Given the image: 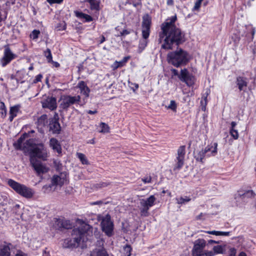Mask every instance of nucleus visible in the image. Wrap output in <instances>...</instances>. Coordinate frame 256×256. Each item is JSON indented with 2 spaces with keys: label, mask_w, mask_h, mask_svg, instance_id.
<instances>
[{
  "label": "nucleus",
  "mask_w": 256,
  "mask_h": 256,
  "mask_svg": "<svg viewBox=\"0 0 256 256\" xmlns=\"http://www.w3.org/2000/svg\"><path fill=\"white\" fill-rule=\"evenodd\" d=\"M160 40L163 39L164 42L161 48L165 50H172L175 46L178 47L186 41V34L180 28L171 30L166 34H159Z\"/></svg>",
  "instance_id": "nucleus-1"
},
{
  "label": "nucleus",
  "mask_w": 256,
  "mask_h": 256,
  "mask_svg": "<svg viewBox=\"0 0 256 256\" xmlns=\"http://www.w3.org/2000/svg\"><path fill=\"white\" fill-rule=\"evenodd\" d=\"M190 60L188 52L182 48H178L176 50L170 52L167 54L168 63L177 68L186 66Z\"/></svg>",
  "instance_id": "nucleus-2"
},
{
  "label": "nucleus",
  "mask_w": 256,
  "mask_h": 256,
  "mask_svg": "<svg viewBox=\"0 0 256 256\" xmlns=\"http://www.w3.org/2000/svg\"><path fill=\"white\" fill-rule=\"evenodd\" d=\"M8 184L16 193L25 198H32L34 194V192L31 188L18 183L12 179L8 180Z\"/></svg>",
  "instance_id": "nucleus-3"
},
{
  "label": "nucleus",
  "mask_w": 256,
  "mask_h": 256,
  "mask_svg": "<svg viewBox=\"0 0 256 256\" xmlns=\"http://www.w3.org/2000/svg\"><path fill=\"white\" fill-rule=\"evenodd\" d=\"M218 143L214 142L213 144H208L202 148L201 150L198 152L194 156L196 161L199 162L202 164L204 163V160L206 157H210L215 156L218 153Z\"/></svg>",
  "instance_id": "nucleus-4"
},
{
  "label": "nucleus",
  "mask_w": 256,
  "mask_h": 256,
  "mask_svg": "<svg viewBox=\"0 0 256 256\" xmlns=\"http://www.w3.org/2000/svg\"><path fill=\"white\" fill-rule=\"evenodd\" d=\"M47 157L48 152L46 148L42 143L36 144L30 150V161L32 160V159H34V160H37L36 158L42 160H46Z\"/></svg>",
  "instance_id": "nucleus-5"
},
{
  "label": "nucleus",
  "mask_w": 256,
  "mask_h": 256,
  "mask_svg": "<svg viewBox=\"0 0 256 256\" xmlns=\"http://www.w3.org/2000/svg\"><path fill=\"white\" fill-rule=\"evenodd\" d=\"M17 58L18 55L12 52L9 44L4 45L2 56L0 58V64L2 68H4Z\"/></svg>",
  "instance_id": "nucleus-6"
},
{
  "label": "nucleus",
  "mask_w": 256,
  "mask_h": 256,
  "mask_svg": "<svg viewBox=\"0 0 256 256\" xmlns=\"http://www.w3.org/2000/svg\"><path fill=\"white\" fill-rule=\"evenodd\" d=\"M28 137V134L26 133L24 134L20 137L17 140L16 142L13 144V146L16 150H22L24 152L29 150L33 144V140L29 139L24 142L26 138Z\"/></svg>",
  "instance_id": "nucleus-7"
},
{
  "label": "nucleus",
  "mask_w": 256,
  "mask_h": 256,
  "mask_svg": "<svg viewBox=\"0 0 256 256\" xmlns=\"http://www.w3.org/2000/svg\"><path fill=\"white\" fill-rule=\"evenodd\" d=\"M179 80L184 83L188 87H193L196 82V78L186 68L180 70Z\"/></svg>",
  "instance_id": "nucleus-8"
},
{
  "label": "nucleus",
  "mask_w": 256,
  "mask_h": 256,
  "mask_svg": "<svg viewBox=\"0 0 256 256\" xmlns=\"http://www.w3.org/2000/svg\"><path fill=\"white\" fill-rule=\"evenodd\" d=\"M206 245V242L204 239L198 238L196 240L192 250V256H203Z\"/></svg>",
  "instance_id": "nucleus-9"
},
{
  "label": "nucleus",
  "mask_w": 256,
  "mask_h": 256,
  "mask_svg": "<svg viewBox=\"0 0 256 256\" xmlns=\"http://www.w3.org/2000/svg\"><path fill=\"white\" fill-rule=\"evenodd\" d=\"M177 20L176 15L175 14L170 18H168L166 21L163 22L160 26L162 31L160 32L159 34H166V32L174 30V28H178L175 24V22Z\"/></svg>",
  "instance_id": "nucleus-10"
},
{
  "label": "nucleus",
  "mask_w": 256,
  "mask_h": 256,
  "mask_svg": "<svg viewBox=\"0 0 256 256\" xmlns=\"http://www.w3.org/2000/svg\"><path fill=\"white\" fill-rule=\"evenodd\" d=\"M80 96H66L62 98L60 100V108L64 110H66L71 105L78 103L80 100Z\"/></svg>",
  "instance_id": "nucleus-11"
},
{
  "label": "nucleus",
  "mask_w": 256,
  "mask_h": 256,
  "mask_svg": "<svg viewBox=\"0 0 256 256\" xmlns=\"http://www.w3.org/2000/svg\"><path fill=\"white\" fill-rule=\"evenodd\" d=\"M186 155V146H180L177 150L176 160L177 162L174 168V170H180L184 164V160Z\"/></svg>",
  "instance_id": "nucleus-12"
},
{
  "label": "nucleus",
  "mask_w": 256,
  "mask_h": 256,
  "mask_svg": "<svg viewBox=\"0 0 256 256\" xmlns=\"http://www.w3.org/2000/svg\"><path fill=\"white\" fill-rule=\"evenodd\" d=\"M101 226L102 230L109 236H112V221L111 220V216L109 214H107L104 217L101 222Z\"/></svg>",
  "instance_id": "nucleus-13"
},
{
  "label": "nucleus",
  "mask_w": 256,
  "mask_h": 256,
  "mask_svg": "<svg viewBox=\"0 0 256 256\" xmlns=\"http://www.w3.org/2000/svg\"><path fill=\"white\" fill-rule=\"evenodd\" d=\"M30 162L38 176H42L49 170L48 167L38 160H34L32 159Z\"/></svg>",
  "instance_id": "nucleus-14"
},
{
  "label": "nucleus",
  "mask_w": 256,
  "mask_h": 256,
  "mask_svg": "<svg viewBox=\"0 0 256 256\" xmlns=\"http://www.w3.org/2000/svg\"><path fill=\"white\" fill-rule=\"evenodd\" d=\"M50 130L53 134H60L61 126L59 123V116L58 113H54V117L50 120Z\"/></svg>",
  "instance_id": "nucleus-15"
},
{
  "label": "nucleus",
  "mask_w": 256,
  "mask_h": 256,
  "mask_svg": "<svg viewBox=\"0 0 256 256\" xmlns=\"http://www.w3.org/2000/svg\"><path fill=\"white\" fill-rule=\"evenodd\" d=\"M72 236V238L65 239L63 242V246L65 248H74L78 246L79 244L82 239L80 236Z\"/></svg>",
  "instance_id": "nucleus-16"
},
{
  "label": "nucleus",
  "mask_w": 256,
  "mask_h": 256,
  "mask_svg": "<svg viewBox=\"0 0 256 256\" xmlns=\"http://www.w3.org/2000/svg\"><path fill=\"white\" fill-rule=\"evenodd\" d=\"M91 227L90 226L86 223L83 222L81 224L80 226L78 228H74L72 231V235L78 236L80 238L83 239L86 232H88Z\"/></svg>",
  "instance_id": "nucleus-17"
},
{
  "label": "nucleus",
  "mask_w": 256,
  "mask_h": 256,
  "mask_svg": "<svg viewBox=\"0 0 256 256\" xmlns=\"http://www.w3.org/2000/svg\"><path fill=\"white\" fill-rule=\"evenodd\" d=\"M42 106L50 110H54L56 108V99L54 97H48L42 101Z\"/></svg>",
  "instance_id": "nucleus-18"
},
{
  "label": "nucleus",
  "mask_w": 256,
  "mask_h": 256,
  "mask_svg": "<svg viewBox=\"0 0 256 256\" xmlns=\"http://www.w3.org/2000/svg\"><path fill=\"white\" fill-rule=\"evenodd\" d=\"M66 180V174L60 173V175H54L51 179L52 185L54 186H62Z\"/></svg>",
  "instance_id": "nucleus-19"
},
{
  "label": "nucleus",
  "mask_w": 256,
  "mask_h": 256,
  "mask_svg": "<svg viewBox=\"0 0 256 256\" xmlns=\"http://www.w3.org/2000/svg\"><path fill=\"white\" fill-rule=\"evenodd\" d=\"M255 194L252 190H239L235 195V198H240L242 200L252 198L254 197Z\"/></svg>",
  "instance_id": "nucleus-20"
},
{
  "label": "nucleus",
  "mask_w": 256,
  "mask_h": 256,
  "mask_svg": "<svg viewBox=\"0 0 256 256\" xmlns=\"http://www.w3.org/2000/svg\"><path fill=\"white\" fill-rule=\"evenodd\" d=\"M74 13L76 17L82 20L84 22H90L93 20V18L88 14L78 10L74 11Z\"/></svg>",
  "instance_id": "nucleus-21"
},
{
  "label": "nucleus",
  "mask_w": 256,
  "mask_h": 256,
  "mask_svg": "<svg viewBox=\"0 0 256 256\" xmlns=\"http://www.w3.org/2000/svg\"><path fill=\"white\" fill-rule=\"evenodd\" d=\"M156 200V198L155 196L154 195H152L146 200H141L140 204L141 206H147L150 208L154 204Z\"/></svg>",
  "instance_id": "nucleus-22"
},
{
  "label": "nucleus",
  "mask_w": 256,
  "mask_h": 256,
  "mask_svg": "<svg viewBox=\"0 0 256 256\" xmlns=\"http://www.w3.org/2000/svg\"><path fill=\"white\" fill-rule=\"evenodd\" d=\"M236 84L238 86L240 91L244 90V88H246L248 86L246 78L244 76H238L236 78Z\"/></svg>",
  "instance_id": "nucleus-23"
},
{
  "label": "nucleus",
  "mask_w": 256,
  "mask_h": 256,
  "mask_svg": "<svg viewBox=\"0 0 256 256\" xmlns=\"http://www.w3.org/2000/svg\"><path fill=\"white\" fill-rule=\"evenodd\" d=\"M152 24V18L148 14H146L142 16V28H149L150 29V26Z\"/></svg>",
  "instance_id": "nucleus-24"
},
{
  "label": "nucleus",
  "mask_w": 256,
  "mask_h": 256,
  "mask_svg": "<svg viewBox=\"0 0 256 256\" xmlns=\"http://www.w3.org/2000/svg\"><path fill=\"white\" fill-rule=\"evenodd\" d=\"M50 146L58 153L60 154L62 152V148L58 140L54 138H52L50 141Z\"/></svg>",
  "instance_id": "nucleus-25"
},
{
  "label": "nucleus",
  "mask_w": 256,
  "mask_h": 256,
  "mask_svg": "<svg viewBox=\"0 0 256 256\" xmlns=\"http://www.w3.org/2000/svg\"><path fill=\"white\" fill-rule=\"evenodd\" d=\"M78 87L80 90V93L84 94L86 98L89 96L90 90L84 81H80L78 84Z\"/></svg>",
  "instance_id": "nucleus-26"
},
{
  "label": "nucleus",
  "mask_w": 256,
  "mask_h": 256,
  "mask_svg": "<svg viewBox=\"0 0 256 256\" xmlns=\"http://www.w3.org/2000/svg\"><path fill=\"white\" fill-rule=\"evenodd\" d=\"M11 244L0 246V256H10Z\"/></svg>",
  "instance_id": "nucleus-27"
},
{
  "label": "nucleus",
  "mask_w": 256,
  "mask_h": 256,
  "mask_svg": "<svg viewBox=\"0 0 256 256\" xmlns=\"http://www.w3.org/2000/svg\"><path fill=\"white\" fill-rule=\"evenodd\" d=\"M90 256H108L106 250L103 248H96L90 254Z\"/></svg>",
  "instance_id": "nucleus-28"
},
{
  "label": "nucleus",
  "mask_w": 256,
  "mask_h": 256,
  "mask_svg": "<svg viewBox=\"0 0 256 256\" xmlns=\"http://www.w3.org/2000/svg\"><path fill=\"white\" fill-rule=\"evenodd\" d=\"M176 200L178 204L182 205L190 202L191 198L190 196H184V197L180 196L179 198H176Z\"/></svg>",
  "instance_id": "nucleus-29"
},
{
  "label": "nucleus",
  "mask_w": 256,
  "mask_h": 256,
  "mask_svg": "<svg viewBox=\"0 0 256 256\" xmlns=\"http://www.w3.org/2000/svg\"><path fill=\"white\" fill-rule=\"evenodd\" d=\"M90 5V8L92 10H98L100 2L97 0H86Z\"/></svg>",
  "instance_id": "nucleus-30"
},
{
  "label": "nucleus",
  "mask_w": 256,
  "mask_h": 256,
  "mask_svg": "<svg viewBox=\"0 0 256 256\" xmlns=\"http://www.w3.org/2000/svg\"><path fill=\"white\" fill-rule=\"evenodd\" d=\"M47 116L46 114H43L40 116L37 120V124L38 126H44L47 122Z\"/></svg>",
  "instance_id": "nucleus-31"
},
{
  "label": "nucleus",
  "mask_w": 256,
  "mask_h": 256,
  "mask_svg": "<svg viewBox=\"0 0 256 256\" xmlns=\"http://www.w3.org/2000/svg\"><path fill=\"white\" fill-rule=\"evenodd\" d=\"M62 229H70L72 228V224L70 220L66 219L61 218Z\"/></svg>",
  "instance_id": "nucleus-32"
},
{
  "label": "nucleus",
  "mask_w": 256,
  "mask_h": 256,
  "mask_svg": "<svg viewBox=\"0 0 256 256\" xmlns=\"http://www.w3.org/2000/svg\"><path fill=\"white\" fill-rule=\"evenodd\" d=\"M61 218H54L53 227L55 230H62Z\"/></svg>",
  "instance_id": "nucleus-33"
},
{
  "label": "nucleus",
  "mask_w": 256,
  "mask_h": 256,
  "mask_svg": "<svg viewBox=\"0 0 256 256\" xmlns=\"http://www.w3.org/2000/svg\"><path fill=\"white\" fill-rule=\"evenodd\" d=\"M76 155L78 158H79V160L83 164H88V161L84 154L80 152H78L76 154Z\"/></svg>",
  "instance_id": "nucleus-34"
},
{
  "label": "nucleus",
  "mask_w": 256,
  "mask_h": 256,
  "mask_svg": "<svg viewBox=\"0 0 256 256\" xmlns=\"http://www.w3.org/2000/svg\"><path fill=\"white\" fill-rule=\"evenodd\" d=\"M148 40L142 39L140 40L138 44V49L142 52L147 46Z\"/></svg>",
  "instance_id": "nucleus-35"
},
{
  "label": "nucleus",
  "mask_w": 256,
  "mask_h": 256,
  "mask_svg": "<svg viewBox=\"0 0 256 256\" xmlns=\"http://www.w3.org/2000/svg\"><path fill=\"white\" fill-rule=\"evenodd\" d=\"M213 250L214 254H224V249L220 245L214 246Z\"/></svg>",
  "instance_id": "nucleus-36"
},
{
  "label": "nucleus",
  "mask_w": 256,
  "mask_h": 256,
  "mask_svg": "<svg viewBox=\"0 0 256 256\" xmlns=\"http://www.w3.org/2000/svg\"><path fill=\"white\" fill-rule=\"evenodd\" d=\"M142 208L140 209V216H148L149 214L148 210L150 208L147 206H142Z\"/></svg>",
  "instance_id": "nucleus-37"
},
{
  "label": "nucleus",
  "mask_w": 256,
  "mask_h": 256,
  "mask_svg": "<svg viewBox=\"0 0 256 256\" xmlns=\"http://www.w3.org/2000/svg\"><path fill=\"white\" fill-rule=\"evenodd\" d=\"M44 55L46 58L48 62H52V56L50 49L47 48L46 50L44 52Z\"/></svg>",
  "instance_id": "nucleus-38"
},
{
  "label": "nucleus",
  "mask_w": 256,
  "mask_h": 256,
  "mask_svg": "<svg viewBox=\"0 0 256 256\" xmlns=\"http://www.w3.org/2000/svg\"><path fill=\"white\" fill-rule=\"evenodd\" d=\"M168 109H170L173 112H176L177 108V104L175 100H171L170 104L167 106Z\"/></svg>",
  "instance_id": "nucleus-39"
},
{
  "label": "nucleus",
  "mask_w": 256,
  "mask_h": 256,
  "mask_svg": "<svg viewBox=\"0 0 256 256\" xmlns=\"http://www.w3.org/2000/svg\"><path fill=\"white\" fill-rule=\"evenodd\" d=\"M123 250L124 251V254L125 255H132V248L130 244H126L125 246L123 248Z\"/></svg>",
  "instance_id": "nucleus-40"
},
{
  "label": "nucleus",
  "mask_w": 256,
  "mask_h": 256,
  "mask_svg": "<svg viewBox=\"0 0 256 256\" xmlns=\"http://www.w3.org/2000/svg\"><path fill=\"white\" fill-rule=\"evenodd\" d=\"M230 134L234 140H238L239 138L238 131L235 128L230 129Z\"/></svg>",
  "instance_id": "nucleus-41"
},
{
  "label": "nucleus",
  "mask_w": 256,
  "mask_h": 256,
  "mask_svg": "<svg viewBox=\"0 0 256 256\" xmlns=\"http://www.w3.org/2000/svg\"><path fill=\"white\" fill-rule=\"evenodd\" d=\"M150 29L149 28H142V38L148 40L150 36Z\"/></svg>",
  "instance_id": "nucleus-42"
},
{
  "label": "nucleus",
  "mask_w": 256,
  "mask_h": 256,
  "mask_svg": "<svg viewBox=\"0 0 256 256\" xmlns=\"http://www.w3.org/2000/svg\"><path fill=\"white\" fill-rule=\"evenodd\" d=\"M100 128H101L100 130H99L100 132L106 133L108 132L109 128L107 124H106L102 122L100 124Z\"/></svg>",
  "instance_id": "nucleus-43"
},
{
  "label": "nucleus",
  "mask_w": 256,
  "mask_h": 256,
  "mask_svg": "<svg viewBox=\"0 0 256 256\" xmlns=\"http://www.w3.org/2000/svg\"><path fill=\"white\" fill-rule=\"evenodd\" d=\"M53 186H54L52 185V183L51 182V184H46L44 186H43L42 190L44 192L48 193L52 190Z\"/></svg>",
  "instance_id": "nucleus-44"
},
{
  "label": "nucleus",
  "mask_w": 256,
  "mask_h": 256,
  "mask_svg": "<svg viewBox=\"0 0 256 256\" xmlns=\"http://www.w3.org/2000/svg\"><path fill=\"white\" fill-rule=\"evenodd\" d=\"M21 105L18 104L10 108L9 112H18L20 110Z\"/></svg>",
  "instance_id": "nucleus-45"
},
{
  "label": "nucleus",
  "mask_w": 256,
  "mask_h": 256,
  "mask_svg": "<svg viewBox=\"0 0 256 256\" xmlns=\"http://www.w3.org/2000/svg\"><path fill=\"white\" fill-rule=\"evenodd\" d=\"M201 110L202 111L205 112L206 110V106L207 104V98L206 96L204 98V100L200 101Z\"/></svg>",
  "instance_id": "nucleus-46"
},
{
  "label": "nucleus",
  "mask_w": 256,
  "mask_h": 256,
  "mask_svg": "<svg viewBox=\"0 0 256 256\" xmlns=\"http://www.w3.org/2000/svg\"><path fill=\"white\" fill-rule=\"evenodd\" d=\"M201 5H202V2L196 0V2L194 3V6L193 7V8H192V12H194V11L199 12L200 10Z\"/></svg>",
  "instance_id": "nucleus-47"
},
{
  "label": "nucleus",
  "mask_w": 256,
  "mask_h": 256,
  "mask_svg": "<svg viewBox=\"0 0 256 256\" xmlns=\"http://www.w3.org/2000/svg\"><path fill=\"white\" fill-rule=\"evenodd\" d=\"M232 39L234 43L237 44L240 40V32L235 34L232 36Z\"/></svg>",
  "instance_id": "nucleus-48"
},
{
  "label": "nucleus",
  "mask_w": 256,
  "mask_h": 256,
  "mask_svg": "<svg viewBox=\"0 0 256 256\" xmlns=\"http://www.w3.org/2000/svg\"><path fill=\"white\" fill-rule=\"evenodd\" d=\"M125 64L122 61L117 62L116 61L113 64L114 69H116L118 68H120L124 66Z\"/></svg>",
  "instance_id": "nucleus-49"
},
{
  "label": "nucleus",
  "mask_w": 256,
  "mask_h": 256,
  "mask_svg": "<svg viewBox=\"0 0 256 256\" xmlns=\"http://www.w3.org/2000/svg\"><path fill=\"white\" fill-rule=\"evenodd\" d=\"M108 203V201H106V200H100L94 202L92 203V205H102V204H106Z\"/></svg>",
  "instance_id": "nucleus-50"
},
{
  "label": "nucleus",
  "mask_w": 256,
  "mask_h": 256,
  "mask_svg": "<svg viewBox=\"0 0 256 256\" xmlns=\"http://www.w3.org/2000/svg\"><path fill=\"white\" fill-rule=\"evenodd\" d=\"M40 32L38 30H34L32 32V34H31L32 37L33 39H36L38 37V35L40 34Z\"/></svg>",
  "instance_id": "nucleus-51"
},
{
  "label": "nucleus",
  "mask_w": 256,
  "mask_h": 256,
  "mask_svg": "<svg viewBox=\"0 0 256 256\" xmlns=\"http://www.w3.org/2000/svg\"><path fill=\"white\" fill-rule=\"evenodd\" d=\"M236 250L234 248H230L228 251L229 256H236Z\"/></svg>",
  "instance_id": "nucleus-52"
},
{
  "label": "nucleus",
  "mask_w": 256,
  "mask_h": 256,
  "mask_svg": "<svg viewBox=\"0 0 256 256\" xmlns=\"http://www.w3.org/2000/svg\"><path fill=\"white\" fill-rule=\"evenodd\" d=\"M142 181L144 184H148L152 182V177L150 176L144 177L142 178Z\"/></svg>",
  "instance_id": "nucleus-53"
},
{
  "label": "nucleus",
  "mask_w": 256,
  "mask_h": 256,
  "mask_svg": "<svg viewBox=\"0 0 256 256\" xmlns=\"http://www.w3.org/2000/svg\"><path fill=\"white\" fill-rule=\"evenodd\" d=\"M132 32H133L132 30H123L120 32V36H126L130 34Z\"/></svg>",
  "instance_id": "nucleus-54"
},
{
  "label": "nucleus",
  "mask_w": 256,
  "mask_h": 256,
  "mask_svg": "<svg viewBox=\"0 0 256 256\" xmlns=\"http://www.w3.org/2000/svg\"><path fill=\"white\" fill-rule=\"evenodd\" d=\"M170 71L172 72V76H177L178 78H179L180 73L178 72V70L176 69L172 68L170 70Z\"/></svg>",
  "instance_id": "nucleus-55"
},
{
  "label": "nucleus",
  "mask_w": 256,
  "mask_h": 256,
  "mask_svg": "<svg viewBox=\"0 0 256 256\" xmlns=\"http://www.w3.org/2000/svg\"><path fill=\"white\" fill-rule=\"evenodd\" d=\"M42 78V76L41 74H38V75H37L36 76L35 78L34 79V80L33 81V82L34 84H36L39 82H40Z\"/></svg>",
  "instance_id": "nucleus-56"
},
{
  "label": "nucleus",
  "mask_w": 256,
  "mask_h": 256,
  "mask_svg": "<svg viewBox=\"0 0 256 256\" xmlns=\"http://www.w3.org/2000/svg\"><path fill=\"white\" fill-rule=\"evenodd\" d=\"M64 0H46V1L50 4H60Z\"/></svg>",
  "instance_id": "nucleus-57"
},
{
  "label": "nucleus",
  "mask_w": 256,
  "mask_h": 256,
  "mask_svg": "<svg viewBox=\"0 0 256 256\" xmlns=\"http://www.w3.org/2000/svg\"><path fill=\"white\" fill-rule=\"evenodd\" d=\"M214 254L212 251L204 250L203 256H214Z\"/></svg>",
  "instance_id": "nucleus-58"
},
{
  "label": "nucleus",
  "mask_w": 256,
  "mask_h": 256,
  "mask_svg": "<svg viewBox=\"0 0 256 256\" xmlns=\"http://www.w3.org/2000/svg\"><path fill=\"white\" fill-rule=\"evenodd\" d=\"M0 110L3 111L4 112H6V108L5 106V104L2 102H0Z\"/></svg>",
  "instance_id": "nucleus-59"
},
{
  "label": "nucleus",
  "mask_w": 256,
  "mask_h": 256,
  "mask_svg": "<svg viewBox=\"0 0 256 256\" xmlns=\"http://www.w3.org/2000/svg\"><path fill=\"white\" fill-rule=\"evenodd\" d=\"M230 234V232H221L220 231L219 236H229Z\"/></svg>",
  "instance_id": "nucleus-60"
},
{
  "label": "nucleus",
  "mask_w": 256,
  "mask_h": 256,
  "mask_svg": "<svg viewBox=\"0 0 256 256\" xmlns=\"http://www.w3.org/2000/svg\"><path fill=\"white\" fill-rule=\"evenodd\" d=\"M207 233L211 234H214L216 236H219L220 231H216V230H212V231H208L207 232Z\"/></svg>",
  "instance_id": "nucleus-61"
},
{
  "label": "nucleus",
  "mask_w": 256,
  "mask_h": 256,
  "mask_svg": "<svg viewBox=\"0 0 256 256\" xmlns=\"http://www.w3.org/2000/svg\"><path fill=\"white\" fill-rule=\"evenodd\" d=\"M16 116V113H10L8 120L10 122H12L14 118Z\"/></svg>",
  "instance_id": "nucleus-62"
},
{
  "label": "nucleus",
  "mask_w": 256,
  "mask_h": 256,
  "mask_svg": "<svg viewBox=\"0 0 256 256\" xmlns=\"http://www.w3.org/2000/svg\"><path fill=\"white\" fill-rule=\"evenodd\" d=\"M16 256H27V254L21 250L18 251Z\"/></svg>",
  "instance_id": "nucleus-63"
},
{
  "label": "nucleus",
  "mask_w": 256,
  "mask_h": 256,
  "mask_svg": "<svg viewBox=\"0 0 256 256\" xmlns=\"http://www.w3.org/2000/svg\"><path fill=\"white\" fill-rule=\"evenodd\" d=\"M250 31H251L250 32L251 34H252V39H253L254 35L255 34V32H256L255 28L252 27V26H251V28H250Z\"/></svg>",
  "instance_id": "nucleus-64"
}]
</instances>
